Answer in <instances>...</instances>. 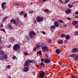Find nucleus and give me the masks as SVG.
<instances>
[{
    "label": "nucleus",
    "mask_w": 78,
    "mask_h": 78,
    "mask_svg": "<svg viewBox=\"0 0 78 78\" xmlns=\"http://www.w3.org/2000/svg\"><path fill=\"white\" fill-rule=\"evenodd\" d=\"M16 58V56H14L12 57L13 59H15V58Z\"/></svg>",
    "instance_id": "obj_44"
},
{
    "label": "nucleus",
    "mask_w": 78,
    "mask_h": 78,
    "mask_svg": "<svg viewBox=\"0 0 78 78\" xmlns=\"http://www.w3.org/2000/svg\"><path fill=\"white\" fill-rule=\"evenodd\" d=\"M15 5H16V6H18V5H19V4H17V3H15L14 4Z\"/></svg>",
    "instance_id": "obj_45"
},
{
    "label": "nucleus",
    "mask_w": 78,
    "mask_h": 78,
    "mask_svg": "<svg viewBox=\"0 0 78 78\" xmlns=\"http://www.w3.org/2000/svg\"><path fill=\"white\" fill-rule=\"evenodd\" d=\"M44 75H45V72L43 71H41L40 72V78H43Z\"/></svg>",
    "instance_id": "obj_4"
},
{
    "label": "nucleus",
    "mask_w": 78,
    "mask_h": 78,
    "mask_svg": "<svg viewBox=\"0 0 78 78\" xmlns=\"http://www.w3.org/2000/svg\"><path fill=\"white\" fill-rule=\"evenodd\" d=\"M72 51L73 53H75V52H78V49L76 48H74L72 50Z\"/></svg>",
    "instance_id": "obj_9"
},
{
    "label": "nucleus",
    "mask_w": 78,
    "mask_h": 78,
    "mask_svg": "<svg viewBox=\"0 0 78 78\" xmlns=\"http://www.w3.org/2000/svg\"><path fill=\"white\" fill-rule=\"evenodd\" d=\"M41 33H43V34H45V32L44 31H42Z\"/></svg>",
    "instance_id": "obj_46"
},
{
    "label": "nucleus",
    "mask_w": 78,
    "mask_h": 78,
    "mask_svg": "<svg viewBox=\"0 0 78 78\" xmlns=\"http://www.w3.org/2000/svg\"><path fill=\"white\" fill-rule=\"evenodd\" d=\"M1 31H2L3 32H5V29H1Z\"/></svg>",
    "instance_id": "obj_40"
},
{
    "label": "nucleus",
    "mask_w": 78,
    "mask_h": 78,
    "mask_svg": "<svg viewBox=\"0 0 78 78\" xmlns=\"http://www.w3.org/2000/svg\"><path fill=\"white\" fill-rule=\"evenodd\" d=\"M39 52H37V55H39Z\"/></svg>",
    "instance_id": "obj_64"
},
{
    "label": "nucleus",
    "mask_w": 78,
    "mask_h": 78,
    "mask_svg": "<svg viewBox=\"0 0 78 78\" xmlns=\"http://www.w3.org/2000/svg\"><path fill=\"white\" fill-rule=\"evenodd\" d=\"M36 35V33L34 31H31L29 34V36L30 38L34 37Z\"/></svg>",
    "instance_id": "obj_3"
},
{
    "label": "nucleus",
    "mask_w": 78,
    "mask_h": 78,
    "mask_svg": "<svg viewBox=\"0 0 78 78\" xmlns=\"http://www.w3.org/2000/svg\"><path fill=\"white\" fill-rule=\"evenodd\" d=\"M58 21L60 22V23H63V21L62 20H58Z\"/></svg>",
    "instance_id": "obj_35"
},
{
    "label": "nucleus",
    "mask_w": 78,
    "mask_h": 78,
    "mask_svg": "<svg viewBox=\"0 0 78 78\" xmlns=\"http://www.w3.org/2000/svg\"><path fill=\"white\" fill-rule=\"evenodd\" d=\"M38 53L41 56V55H42V52H41V51H39Z\"/></svg>",
    "instance_id": "obj_34"
},
{
    "label": "nucleus",
    "mask_w": 78,
    "mask_h": 78,
    "mask_svg": "<svg viewBox=\"0 0 78 78\" xmlns=\"http://www.w3.org/2000/svg\"><path fill=\"white\" fill-rule=\"evenodd\" d=\"M64 27H67V25H65Z\"/></svg>",
    "instance_id": "obj_58"
},
{
    "label": "nucleus",
    "mask_w": 78,
    "mask_h": 78,
    "mask_svg": "<svg viewBox=\"0 0 78 78\" xmlns=\"http://www.w3.org/2000/svg\"><path fill=\"white\" fill-rule=\"evenodd\" d=\"M4 59V56L3 55H0V60H3Z\"/></svg>",
    "instance_id": "obj_20"
},
{
    "label": "nucleus",
    "mask_w": 78,
    "mask_h": 78,
    "mask_svg": "<svg viewBox=\"0 0 78 78\" xmlns=\"http://www.w3.org/2000/svg\"><path fill=\"white\" fill-rule=\"evenodd\" d=\"M4 54V53L3 52V51L2 50H0V55H2L3 56Z\"/></svg>",
    "instance_id": "obj_23"
},
{
    "label": "nucleus",
    "mask_w": 78,
    "mask_h": 78,
    "mask_svg": "<svg viewBox=\"0 0 78 78\" xmlns=\"http://www.w3.org/2000/svg\"><path fill=\"white\" fill-rule=\"evenodd\" d=\"M69 57H73V59H74L75 61H77L78 58V57L76 54H71L69 55Z\"/></svg>",
    "instance_id": "obj_2"
},
{
    "label": "nucleus",
    "mask_w": 78,
    "mask_h": 78,
    "mask_svg": "<svg viewBox=\"0 0 78 78\" xmlns=\"http://www.w3.org/2000/svg\"><path fill=\"white\" fill-rule=\"evenodd\" d=\"M42 50H43L44 51H48V48L47 47L45 46H42Z\"/></svg>",
    "instance_id": "obj_8"
},
{
    "label": "nucleus",
    "mask_w": 78,
    "mask_h": 78,
    "mask_svg": "<svg viewBox=\"0 0 78 78\" xmlns=\"http://www.w3.org/2000/svg\"><path fill=\"white\" fill-rule=\"evenodd\" d=\"M65 38L66 39L68 40L70 39V36H69V35H66L65 36Z\"/></svg>",
    "instance_id": "obj_22"
},
{
    "label": "nucleus",
    "mask_w": 78,
    "mask_h": 78,
    "mask_svg": "<svg viewBox=\"0 0 78 78\" xmlns=\"http://www.w3.org/2000/svg\"><path fill=\"white\" fill-rule=\"evenodd\" d=\"M29 63H31V62H34V61L33 60H27V61H29Z\"/></svg>",
    "instance_id": "obj_26"
},
{
    "label": "nucleus",
    "mask_w": 78,
    "mask_h": 78,
    "mask_svg": "<svg viewBox=\"0 0 78 78\" xmlns=\"http://www.w3.org/2000/svg\"><path fill=\"white\" fill-rule=\"evenodd\" d=\"M34 13V12L33 11H30L29 12V14H33V13Z\"/></svg>",
    "instance_id": "obj_33"
},
{
    "label": "nucleus",
    "mask_w": 78,
    "mask_h": 78,
    "mask_svg": "<svg viewBox=\"0 0 78 78\" xmlns=\"http://www.w3.org/2000/svg\"><path fill=\"white\" fill-rule=\"evenodd\" d=\"M24 14V12H23V11H21L20 12V14L21 16H22V15H23Z\"/></svg>",
    "instance_id": "obj_24"
},
{
    "label": "nucleus",
    "mask_w": 78,
    "mask_h": 78,
    "mask_svg": "<svg viewBox=\"0 0 78 78\" xmlns=\"http://www.w3.org/2000/svg\"><path fill=\"white\" fill-rule=\"evenodd\" d=\"M10 47H11V45H9V46H8L7 48H10Z\"/></svg>",
    "instance_id": "obj_53"
},
{
    "label": "nucleus",
    "mask_w": 78,
    "mask_h": 78,
    "mask_svg": "<svg viewBox=\"0 0 78 78\" xmlns=\"http://www.w3.org/2000/svg\"><path fill=\"white\" fill-rule=\"evenodd\" d=\"M20 45L19 44H15L13 47V49L17 51L20 49Z\"/></svg>",
    "instance_id": "obj_1"
},
{
    "label": "nucleus",
    "mask_w": 78,
    "mask_h": 78,
    "mask_svg": "<svg viewBox=\"0 0 78 78\" xmlns=\"http://www.w3.org/2000/svg\"><path fill=\"white\" fill-rule=\"evenodd\" d=\"M30 65L29 60H26L24 65V67H28Z\"/></svg>",
    "instance_id": "obj_6"
},
{
    "label": "nucleus",
    "mask_w": 78,
    "mask_h": 78,
    "mask_svg": "<svg viewBox=\"0 0 78 78\" xmlns=\"http://www.w3.org/2000/svg\"><path fill=\"white\" fill-rule=\"evenodd\" d=\"M27 41H29V40H30V37H27Z\"/></svg>",
    "instance_id": "obj_47"
},
{
    "label": "nucleus",
    "mask_w": 78,
    "mask_h": 78,
    "mask_svg": "<svg viewBox=\"0 0 78 78\" xmlns=\"http://www.w3.org/2000/svg\"><path fill=\"white\" fill-rule=\"evenodd\" d=\"M75 35H76L77 36L78 35V31L76 32L75 33Z\"/></svg>",
    "instance_id": "obj_37"
},
{
    "label": "nucleus",
    "mask_w": 78,
    "mask_h": 78,
    "mask_svg": "<svg viewBox=\"0 0 78 78\" xmlns=\"http://www.w3.org/2000/svg\"><path fill=\"white\" fill-rule=\"evenodd\" d=\"M57 42L60 44H62L63 43V40H59L57 41Z\"/></svg>",
    "instance_id": "obj_16"
},
{
    "label": "nucleus",
    "mask_w": 78,
    "mask_h": 78,
    "mask_svg": "<svg viewBox=\"0 0 78 78\" xmlns=\"http://www.w3.org/2000/svg\"><path fill=\"white\" fill-rule=\"evenodd\" d=\"M50 28L51 29H53V28H55V26L54 25L51 26L50 27Z\"/></svg>",
    "instance_id": "obj_27"
},
{
    "label": "nucleus",
    "mask_w": 78,
    "mask_h": 78,
    "mask_svg": "<svg viewBox=\"0 0 78 78\" xmlns=\"http://www.w3.org/2000/svg\"><path fill=\"white\" fill-rule=\"evenodd\" d=\"M8 26L9 28L10 29V30H12V29H13V28L12 27V26H11V25L10 24H8Z\"/></svg>",
    "instance_id": "obj_19"
},
{
    "label": "nucleus",
    "mask_w": 78,
    "mask_h": 78,
    "mask_svg": "<svg viewBox=\"0 0 78 78\" xmlns=\"http://www.w3.org/2000/svg\"><path fill=\"white\" fill-rule=\"evenodd\" d=\"M75 18H78V15L76 16H75Z\"/></svg>",
    "instance_id": "obj_52"
},
{
    "label": "nucleus",
    "mask_w": 78,
    "mask_h": 78,
    "mask_svg": "<svg viewBox=\"0 0 78 78\" xmlns=\"http://www.w3.org/2000/svg\"><path fill=\"white\" fill-rule=\"evenodd\" d=\"M7 68H8V69L9 68L10 66V65H8V66H7Z\"/></svg>",
    "instance_id": "obj_49"
},
{
    "label": "nucleus",
    "mask_w": 78,
    "mask_h": 78,
    "mask_svg": "<svg viewBox=\"0 0 78 78\" xmlns=\"http://www.w3.org/2000/svg\"><path fill=\"white\" fill-rule=\"evenodd\" d=\"M8 18V17L7 16H6L5 17H4V18L3 19V20H2V22H4L6 21V19H7Z\"/></svg>",
    "instance_id": "obj_13"
},
{
    "label": "nucleus",
    "mask_w": 78,
    "mask_h": 78,
    "mask_svg": "<svg viewBox=\"0 0 78 78\" xmlns=\"http://www.w3.org/2000/svg\"><path fill=\"white\" fill-rule=\"evenodd\" d=\"M2 48H3V47H2V46L0 47V50L1 49H2Z\"/></svg>",
    "instance_id": "obj_61"
},
{
    "label": "nucleus",
    "mask_w": 78,
    "mask_h": 78,
    "mask_svg": "<svg viewBox=\"0 0 78 78\" xmlns=\"http://www.w3.org/2000/svg\"><path fill=\"white\" fill-rule=\"evenodd\" d=\"M45 56L46 57H48V55H47V54L45 55Z\"/></svg>",
    "instance_id": "obj_57"
},
{
    "label": "nucleus",
    "mask_w": 78,
    "mask_h": 78,
    "mask_svg": "<svg viewBox=\"0 0 78 78\" xmlns=\"http://www.w3.org/2000/svg\"><path fill=\"white\" fill-rule=\"evenodd\" d=\"M12 41H14V39H13V38H12Z\"/></svg>",
    "instance_id": "obj_59"
},
{
    "label": "nucleus",
    "mask_w": 78,
    "mask_h": 78,
    "mask_svg": "<svg viewBox=\"0 0 78 78\" xmlns=\"http://www.w3.org/2000/svg\"><path fill=\"white\" fill-rule=\"evenodd\" d=\"M54 25L55 27H59V24H58V22L55 21V22Z\"/></svg>",
    "instance_id": "obj_11"
},
{
    "label": "nucleus",
    "mask_w": 78,
    "mask_h": 78,
    "mask_svg": "<svg viewBox=\"0 0 78 78\" xmlns=\"http://www.w3.org/2000/svg\"><path fill=\"white\" fill-rule=\"evenodd\" d=\"M37 48H39V45H37Z\"/></svg>",
    "instance_id": "obj_55"
},
{
    "label": "nucleus",
    "mask_w": 78,
    "mask_h": 78,
    "mask_svg": "<svg viewBox=\"0 0 78 78\" xmlns=\"http://www.w3.org/2000/svg\"><path fill=\"white\" fill-rule=\"evenodd\" d=\"M29 69V68H28V67H26L24 68V69H23V70L24 72H27L28 71Z\"/></svg>",
    "instance_id": "obj_14"
},
{
    "label": "nucleus",
    "mask_w": 78,
    "mask_h": 78,
    "mask_svg": "<svg viewBox=\"0 0 78 78\" xmlns=\"http://www.w3.org/2000/svg\"><path fill=\"white\" fill-rule=\"evenodd\" d=\"M36 19L38 22H41L43 20V18L40 16H37Z\"/></svg>",
    "instance_id": "obj_5"
},
{
    "label": "nucleus",
    "mask_w": 78,
    "mask_h": 78,
    "mask_svg": "<svg viewBox=\"0 0 78 78\" xmlns=\"http://www.w3.org/2000/svg\"><path fill=\"white\" fill-rule=\"evenodd\" d=\"M69 0H66L65 1V3H67L69 2Z\"/></svg>",
    "instance_id": "obj_39"
},
{
    "label": "nucleus",
    "mask_w": 78,
    "mask_h": 78,
    "mask_svg": "<svg viewBox=\"0 0 78 78\" xmlns=\"http://www.w3.org/2000/svg\"><path fill=\"white\" fill-rule=\"evenodd\" d=\"M41 66H45V64L43 62H41Z\"/></svg>",
    "instance_id": "obj_28"
},
{
    "label": "nucleus",
    "mask_w": 78,
    "mask_h": 78,
    "mask_svg": "<svg viewBox=\"0 0 78 78\" xmlns=\"http://www.w3.org/2000/svg\"><path fill=\"white\" fill-rule=\"evenodd\" d=\"M78 21H74L72 22V24L73 25H75L76 24H78Z\"/></svg>",
    "instance_id": "obj_17"
},
{
    "label": "nucleus",
    "mask_w": 78,
    "mask_h": 78,
    "mask_svg": "<svg viewBox=\"0 0 78 78\" xmlns=\"http://www.w3.org/2000/svg\"><path fill=\"white\" fill-rule=\"evenodd\" d=\"M44 12H49V10L48 9H45L44 10Z\"/></svg>",
    "instance_id": "obj_25"
},
{
    "label": "nucleus",
    "mask_w": 78,
    "mask_h": 78,
    "mask_svg": "<svg viewBox=\"0 0 78 78\" xmlns=\"http://www.w3.org/2000/svg\"><path fill=\"white\" fill-rule=\"evenodd\" d=\"M67 20H70V19H71V18L70 17H67Z\"/></svg>",
    "instance_id": "obj_48"
},
{
    "label": "nucleus",
    "mask_w": 78,
    "mask_h": 78,
    "mask_svg": "<svg viewBox=\"0 0 78 78\" xmlns=\"http://www.w3.org/2000/svg\"><path fill=\"white\" fill-rule=\"evenodd\" d=\"M11 22H12L13 23L15 24V25H16V21L14 19H12L11 20Z\"/></svg>",
    "instance_id": "obj_18"
},
{
    "label": "nucleus",
    "mask_w": 78,
    "mask_h": 78,
    "mask_svg": "<svg viewBox=\"0 0 78 78\" xmlns=\"http://www.w3.org/2000/svg\"><path fill=\"white\" fill-rule=\"evenodd\" d=\"M16 22L17 24H19V23L20 22V20H19V19L17 18L16 20Z\"/></svg>",
    "instance_id": "obj_21"
},
{
    "label": "nucleus",
    "mask_w": 78,
    "mask_h": 78,
    "mask_svg": "<svg viewBox=\"0 0 78 78\" xmlns=\"http://www.w3.org/2000/svg\"><path fill=\"white\" fill-rule=\"evenodd\" d=\"M2 7L3 10H5V8H6V2H4L2 4Z\"/></svg>",
    "instance_id": "obj_7"
},
{
    "label": "nucleus",
    "mask_w": 78,
    "mask_h": 78,
    "mask_svg": "<svg viewBox=\"0 0 78 78\" xmlns=\"http://www.w3.org/2000/svg\"><path fill=\"white\" fill-rule=\"evenodd\" d=\"M59 2L62 3H63V1L62 0H59Z\"/></svg>",
    "instance_id": "obj_42"
},
{
    "label": "nucleus",
    "mask_w": 78,
    "mask_h": 78,
    "mask_svg": "<svg viewBox=\"0 0 78 78\" xmlns=\"http://www.w3.org/2000/svg\"><path fill=\"white\" fill-rule=\"evenodd\" d=\"M4 58L5 59H7V58H8V56H7V55H5L4 56Z\"/></svg>",
    "instance_id": "obj_31"
},
{
    "label": "nucleus",
    "mask_w": 78,
    "mask_h": 78,
    "mask_svg": "<svg viewBox=\"0 0 78 78\" xmlns=\"http://www.w3.org/2000/svg\"><path fill=\"white\" fill-rule=\"evenodd\" d=\"M41 61L42 62H44V58H41Z\"/></svg>",
    "instance_id": "obj_43"
},
{
    "label": "nucleus",
    "mask_w": 78,
    "mask_h": 78,
    "mask_svg": "<svg viewBox=\"0 0 78 78\" xmlns=\"http://www.w3.org/2000/svg\"><path fill=\"white\" fill-rule=\"evenodd\" d=\"M27 16V13H26L25 14H24V17H26Z\"/></svg>",
    "instance_id": "obj_38"
},
{
    "label": "nucleus",
    "mask_w": 78,
    "mask_h": 78,
    "mask_svg": "<svg viewBox=\"0 0 78 78\" xmlns=\"http://www.w3.org/2000/svg\"><path fill=\"white\" fill-rule=\"evenodd\" d=\"M55 52L57 55H59L61 53V50L59 49H57L56 50Z\"/></svg>",
    "instance_id": "obj_15"
},
{
    "label": "nucleus",
    "mask_w": 78,
    "mask_h": 78,
    "mask_svg": "<svg viewBox=\"0 0 78 78\" xmlns=\"http://www.w3.org/2000/svg\"><path fill=\"white\" fill-rule=\"evenodd\" d=\"M34 23H36V20H34Z\"/></svg>",
    "instance_id": "obj_62"
},
{
    "label": "nucleus",
    "mask_w": 78,
    "mask_h": 78,
    "mask_svg": "<svg viewBox=\"0 0 78 78\" xmlns=\"http://www.w3.org/2000/svg\"><path fill=\"white\" fill-rule=\"evenodd\" d=\"M51 40L50 39L49 40V41L48 42V43H50V42H51Z\"/></svg>",
    "instance_id": "obj_56"
},
{
    "label": "nucleus",
    "mask_w": 78,
    "mask_h": 78,
    "mask_svg": "<svg viewBox=\"0 0 78 78\" xmlns=\"http://www.w3.org/2000/svg\"><path fill=\"white\" fill-rule=\"evenodd\" d=\"M65 36H66V35H65V34H62L61 35V37H64Z\"/></svg>",
    "instance_id": "obj_32"
},
{
    "label": "nucleus",
    "mask_w": 78,
    "mask_h": 78,
    "mask_svg": "<svg viewBox=\"0 0 78 78\" xmlns=\"http://www.w3.org/2000/svg\"><path fill=\"white\" fill-rule=\"evenodd\" d=\"M50 59H46L44 60V62H45V63H47V64H49V63L50 62Z\"/></svg>",
    "instance_id": "obj_12"
},
{
    "label": "nucleus",
    "mask_w": 78,
    "mask_h": 78,
    "mask_svg": "<svg viewBox=\"0 0 78 78\" xmlns=\"http://www.w3.org/2000/svg\"><path fill=\"white\" fill-rule=\"evenodd\" d=\"M74 27H75V28L78 29V24H76V25H75L74 26Z\"/></svg>",
    "instance_id": "obj_30"
},
{
    "label": "nucleus",
    "mask_w": 78,
    "mask_h": 78,
    "mask_svg": "<svg viewBox=\"0 0 78 78\" xmlns=\"http://www.w3.org/2000/svg\"><path fill=\"white\" fill-rule=\"evenodd\" d=\"M76 14L77 15H78V12H76Z\"/></svg>",
    "instance_id": "obj_50"
},
{
    "label": "nucleus",
    "mask_w": 78,
    "mask_h": 78,
    "mask_svg": "<svg viewBox=\"0 0 78 78\" xmlns=\"http://www.w3.org/2000/svg\"><path fill=\"white\" fill-rule=\"evenodd\" d=\"M1 26L2 27H3V24H2L1 25Z\"/></svg>",
    "instance_id": "obj_63"
},
{
    "label": "nucleus",
    "mask_w": 78,
    "mask_h": 78,
    "mask_svg": "<svg viewBox=\"0 0 78 78\" xmlns=\"http://www.w3.org/2000/svg\"><path fill=\"white\" fill-rule=\"evenodd\" d=\"M35 66H36L37 67H38V65H37V64H35Z\"/></svg>",
    "instance_id": "obj_51"
},
{
    "label": "nucleus",
    "mask_w": 78,
    "mask_h": 78,
    "mask_svg": "<svg viewBox=\"0 0 78 78\" xmlns=\"http://www.w3.org/2000/svg\"><path fill=\"white\" fill-rule=\"evenodd\" d=\"M68 6L69 8H72V7H73V5H71V4H69L68 5Z\"/></svg>",
    "instance_id": "obj_29"
},
{
    "label": "nucleus",
    "mask_w": 78,
    "mask_h": 78,
    "mask_svg": "<svg viewBox=\"0 0 78 78\" xmlns=\"http://www.w3.org/2000/svg\"><path fill=\"white\" fill-rule=\"evenodd\" d=\"M72 78H75V76H72Z\"/></svg>",
    "instance_id": "obj_60"
},
{
    "label": "nucleus",
    "mask_w": 78,
    "mask_h": 78,
    "mask_svg": "<svg viewBox=\"0 0 78 78\" xmlns=\"http://www.w3.org/2000/svg\"><path fill=\"white\" fill-rule=\"evenodd\" d=\"M65 12L66 14H70L72 11H71V9H68Z\"/></svg>",
    "instance_id": "obj_10"
},
{
    "label": "nucleus",
    "mask_w": 78,
    "mask_h": 78,
    "mask_svg": "<svg viewBox=\"0 0 78 78\" xmlns=\"http://www.w3.org/2000/svg\"><path fill=\"white\" fill-rule=\"evenodd\" d=\"M46 0H43L42 2H46Z\"/></svg>",
    "instance_id": "obj_54"
},
{
    "label": "nucleus",
    "mask_w": 78,
    "mask_h": 78,
    "mask_svg": "<svg viewBox=\"0 0 78 78\" xmlns=\"http://www.w3.org/2000/svg\"><path fill=\"white\" fill-rule=\"evenodd\" d=\"M24 55H28V53L27 52H25L24 53Z\"/></svg>",
    "instance_id": "obj_36"
},
{
    "label": "nucleus",
    "mask_w": 78,
    "mask_h": 78,
    "mask_svg": "<svg viewBox=\"0 0 78 78\" xmlns=\"http://www.w3.org/2000/svg\"><path fill=\"white\" fill-rule=\"evenodd\" d=\"M36 50V47H35L34 48L33 51H35Z\"/></svg>",
    "instance_id": "obj_41"
}]
</instances>
